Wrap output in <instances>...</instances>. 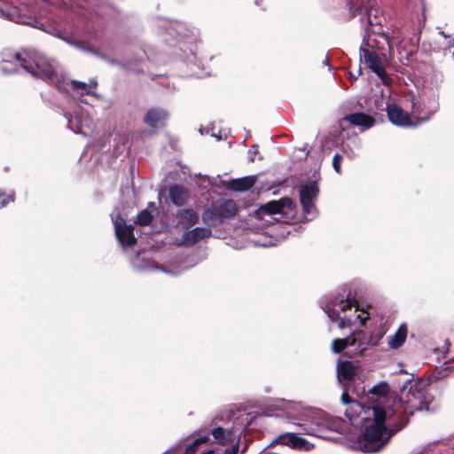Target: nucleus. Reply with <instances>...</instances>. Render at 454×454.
I'll return each instance as SVG.
<instances>
[{"label": "nucleus", "mask_w": 454, "mask_h": 454, "mask_svg": "<svg viewBox=\"0 0 454 454\" xmlns=\"http://www.w3.org/2000/svg\"><path fill=\"white\" fill-rule=\"evenodd\" d=\"M294 211L295 204L288 197L269 201L262 205L258 210L260 215H277L275 220L286 224L294 223Z\"/></svg>", "instance_id": "6"}, {"label": "nucleus", "mask_w": 454, "mask_h": 454, "mask_svg": "<svg viewBox=\"0 0 454 454\" xmlns=\"http://www.w3.org/2000/svg\"><path fill=\"white\" fill-rule=\"evenodd\" d=\"M341 160H342V156L339 153H336L333 158V167L338 174H340L341 172V168H340Z\"/></svg>", "instance_id": "30"}, {"label": "nucleus", "mask_w": 454, "mask_h": 454, "mask_svg": "<svg viewBox=\"0 0 454 454\" xmlns=\"http://www.w3.org/2000/svg\"><path fill=\"white\" fill-rule=\"evenodd\" d=\"M285 410H295L296 404L291 402L283 401Z\"/></svg>", "instance_id": "36"}, {"label": "nucleus", "mask_w": 454, "mask_h": 454, "mask_svg": "<svg viewBox=\"0 0 454 454\" xmlns=\"http://www.w3.org/2000/svg\"><path fill=\"white\" fill-rule=\"evenodd\" d=\"M388 120L395 126L416 127L428 120L427 118L411 117L399 105L389 103L387 105Z\"/></svg>", "instance_id": "9"}, {"label": "nucleus", "mask_w": 454, "mask_h": 454, "mask_svg": "<svg viewBox=\"0 0 454 454\" xmlns=\"http://www.w3.org/2000/svg\"><path fill=\"white\" fill-rule=\"evenodd\" d=\"M435 113V110H433L431 113H430V115H427L426 118L428 117V119L430 118L431 115H433Z\"/></svg>", "instance_id": "42"}, {"label": "nucleus", "mask_w": 454, "mask_h": 454, "mask_svg": "<svg viewBox=\"0 0 454 454\" xmlns=\"http://www.w3.org/2000/svg\"><path fill=\"white\" fill-rule=\"evenodd\" d=\"M341 402L349 405L345 413L350 421L353 423L356 418L359 419L364 427L359 448L364 452H376L381 450L393 436L392 431L384 425V422L393 415L391 411H386L380 405L365 408L352 400L347 391L342 393Z\"/></svg>", "instance_id": "2"}, {"label": "nucleus", "mask_w": 454, "mask_h": 454, "mask_svg": "<svg viewBox=\"0 0 454 454\" xmlns=\"http://www.w3.org/2000/svg\"><path fill=\"white\" fill-rule=\"evenodd\" d=\"M362 332H354L350 336L344 339H335L332 343V350L334 353H340L347 347H354V354L361 355L369 346H376L383 336V333L372 336L369 340L362 338Z\"/></svg>", "instance_id": "7"}, {"label": "nucleus", "mask_w": 454, "mask_h": 454, "mask_svg": "<svg viewBox=\"0 0 454 454\" xmlns=\"http://www.w3.org/2000/svg\"><path fill=\"white\" fill-rule=\"evenodd\" d=\"M325 311L332 321H339L338 326L340 329L356 324L364 325L369 318V313L360 309L356 302L350 299L336 298L325 306Z\"/></svg>", "instance_id": "4"}, {"label": "nucleus", "mask_w": 454, "mask_h": 454, "mask_svg": "<svg viewBox=\"0 0 454 454\" xmlns=\"http://www.w3.org/2000/svg\"><path fill=\"white\" fill-rule=\"evenodd\" d=\"M211 234V229H185V231L183 233V239L176 240V244L177 246L192 245L200 239L207 237Z\"/></svg>", "instance_id": "15"}, {"label": "nucleus", "mask_w": 454, "mask_h": 454, "mask_svg": "<svg viewBox=\"0 0 454 454\" xmlns=\"http://www.w3.org/2000/svg\"><path fill=\"white\" fill-rule=\"evenodd\" d=\"M63 7L68 8L67 4V3H63Z\"/></svg>", "instance_id": "46"}, {"label": "nucleus", "mask_w": 454, "mask_h": 454, "mask_svg": "<svg viewBox=\"0 0 454 454\" xmlns=\"http://www.w3.org/2000/svg\"><path fill=\"white\" fill-rule=\"evenodd\" d=\"M389 392V387L386 382H380L378 385L374 386L370 393L380 397H384Z\"/></svg>", "instance_id": "26"}, {"label": "nucleus", "mask_w": 454, "mask_h": 454, "mask_svg": "<svg viewBox=\"0 0 454 454\" xmlns=\"http://www.w3.org/2000/svg\"><path fill=\"white\" fill-rule=\"evenodd\" d=\"M145 258H141L140 254H137L136 258L133 260V264L136 268L141 269V270H149L152 269L154 266V263L151 262L150 260H146L145 263H142L140 261H144Z\"/></svg>", "instance_id": "27"}, {"label": "nucleus", "mask_w": 454, "mask_h": 454, "mask_svg": "<svg viewBox=\"0 0 454 454\" xmlns=\"http://www.w3.org/2000/svg\"><path fill=\"white\" fill-rule=\"evenodd\" d=\"M150 208H153V210L156 209L154 202H150L145 209L142 210L137 214V223H138L141 226H146L152 223L153 216Z\"/></svg>", "instance_id": "25"}, {"label": "nucleus", "mask_w": 454, "mask_h": 454, "mask_svg": "<svg viewBox=\"0 0 454 454\" xmlns=\"http://www.w3.org/2000/svg\"><path fill=\"white\" fill-rule=\"evenodd\" d=\"M435 113V110H433L431 113H430V115H427L426 118L428 117V119L430 118L431 115H433Z\"/></svg>", "instance_id": "44"}, {"label": "nucleus", "mask_w": 454, "mask_h": 454, "mask_svg": "<svg viewBox=\"0 0 454 454\" xmlns=\"http://www.w3.org/2000/svg\"><path fill=\"white\" fill-rule=\"evenodd\" d=\"M255 182L256 176H248L227 182L226 188L235 192H247L254 185Z\"/></svg>", "instance_id": "17"}, {"label": "nucleus", "mask_w": 454, "mask_h": 454, "mask_svg": "<svg viewBox=\"0 0 454 454\" xmlns=\"http://www.w3.org/2000/svg\"><path fill=\"white\" fill-rule=\"evenodd\" d=\"M419 454H430L428 451L421 452Z\"/></svg>", "instance_id": "47"}, {"label": "nucleus", "mask_w": 454, "mask_h": 454, "mask_svg": "<svg viewBox=\"0 0 454 454\" xmlns=\"http://www.w3.org/2000/svg\"><path fill=\"white\" fill-rule=\"evenodd\" d=\"M14 200V192H10L8 193L0 190V207H4L8 205L10 202H13Z\"/></svg>", "instance_id": "28"}, {"label": "nucleus", "mask_w": 454, "mask_h": 454, "mask_svg": "<svg viewBox=\"0 0 454 454\" xmlns=\"http://www.w3.org/2000/svg\"><path fill=\"white\" fill-rule=\"evenodd\" d=\"M195 441H196V443H198L200 446L202 444H213L210 434H206L200 435L198 438H196Z\"/></svg>", "instance_id": "31"}, {"label": "nucleus", "mask_w": 454, "mask_h": 454, "mask_svg": "<svg viewBox=\"0 0 454 454\" xmlns=\"http://www.w3.org/2000/svg\"><path fill=\"white\" fill-rule=\"evenodd\" d=\"M176 216L177 223L182 227H192L199 220L198 214L192 209L179 210Z\"/></svg>", "instance_id": "19"}, {"label": "nucleus", "mask_w": 454, "mask_h": 454, "mask_svg": "<svg viewBox=\"0 0 454 454\" xmlns=\"http://www.w3.org/2000/svg\"><path fill=\"white\" fill-rule=\"evenodd\" d=\"M214 453H215L214 450H206V451H204V452H202L200 454H214Z\"/></svg>", "instance_id": "39"}, {"label": "nucleus", "mask_w": 454, "mask_h": 454, "mask_svg": "<svg viewBox=\"0 0 454 454\" xmlns=\"http://www.w3.org/2000/svg\"><path fill=\"white\" fill-rule=\"evenodd\" d=\"M236 235L240 241H231L228 243L233 247L239 249L245 247L244 240L248 239L254 246L271 247L284 239L289 231L286 229H234Z\"/></svg>", "instance_id": "5"}, {"label": "nucleus", "mask_w": 454, "mask_h": 454, "mask_svg": "<svg viewBox=\"0 0 454 454\" xmlns=\"http://www.w3.org/2000/svg\"><path fill=\"white\" fill-rule=\"evenodd\" d=\"M347 4L349 5V9L351 12H354V9L356 11L359 9L362 12L364 9L366 11L367 14V23L369 26L380 25L381 23V17H378V10L371 7L369 10L365 6L367 0H346Z\"/></svg>", "instance_id": "13"}, {"label": "nucleus", "mask_w": 454, "mask_h": 454, "mask_svg": "<svg viewBox=\"0 0 454 454\" xmlns=\"http://www.w3.org/2000/svg\"><path fill=\"white\" fill-rule=\"evenodd\" d=\"M200 447V445L196 443V441L194 440L192 443L186 447L184 454H195Z\"/></svg>", "instance_id": "32"}, {"label": "nucleus", "mask_w": 454, "mask_h": 454, "mask_svg": "<svg viewBox=\"0 0 454 454\" xmlns=\"http://www.w3.org/2000/svg\"><path fill=\"white\" fill-rule=\"evenodd\" d=\"M413 109H414V111H416V106H415V104H413Z\"/></svg>", "instance_id": "48"}, {"label": "nucleus", "mask_w": 454, "mask_h": 454, "mask_svg": "<svg viewBox=\"0 0 454 454\" xmlns=\"http://www.w3.org/2000/svg\"><path fill=\"white\" fill-rule=\"evenodd\" d=\"M440 34H441L443 37H445V38H447V37H448V35H446L442 31H441V32H440Z\"/></svg>", "instance_id": "45"}, {"label": "nucleus", "mask_w": 454, "mask_h": 454, "mask_svg": "<svg viewBox=\"0 0 454 454\" xmlns=\"http://www.w3.org/2000/svg\"><path fill=\"white\" fill-rule=\"evenodd\" d=\"M212 136L216 137L217 140H220L222 138V135H215V134L212 133Z\"/></svg>", "instance_id": "40"}, {"label": "nucleus", "mask_w": 454, "mask_h": 454, "mask_svg": "<svg viewBox=\"0 0 454 454\" xmlns=\"http://www.w3.org/2000/svg\"><path fill=\"white\" fill-rule=\"evenodd\" d=\"M433 402L432 395L427 392L425 382H409L401 390L397 403H395V410L381 406L386 411H391L393 415L395 412H402L412 415L419 411H430V403Z\"/></svg>", "instance_id": "3"}, {"label": "nucleus", "mask_w": 454, "mask_h": 454, "mask_svg": "<svg viewBox=\"0 0 454 454\" xmlns=\"http://www.w3.org/2000/svg\"><path fill=\"white\" fill-rule=\"evenodd\" d=\"M434 78H435L436 85H439L442 82L443 76L442 74H435Z\"/></svg>", "instance_id": "38"}, {"label": "nucleus", "mask_w": 454, "mask_h": 454, "mask_svg": "<svg viewBox=\"0 0 454 454\" xmlns=\"http://www.w3.org/2000/svg\"><path fill=\"white\" fill-rule=\"evenodd\" d=\"M238 450H239V445L235 444L232 448L226 449L224 450L223 454H238Z\"/></svg>", "instance_id": "37"}, {"label": "nucleus", "mask_w": 454, "mask_h": 454, "mask_svg": "<svg viewBox=\"0 0 454 454\" xmlns=\"http://www.w3.org/2000/svg\"><path fill=\"white\" fill-rule=\"evenodd\" d=\"M168 116V114L165 109L151 108L146 112L144 117V121L148 126L153 129H158L165 124Z\"/></svg>", "instance_id": "14"}, {"label": "nucleus", "mask_w": 454, "mask_h": 454, "mask_svg": "<svg viewBox=\"0 0 454 454\" xmlns=\"http://www.w3.org/2000/svg\"><path fill=\"white\" fill-rule=\"evenodd\" d=\"M115 235L123 247H131L137 241L134 229H115Z\"/></svg>", "instance_id": "23"}, {"label": "nucleus", "mask_w": 454, "mask_h": 454, "mask_svg": "<svg viewBox=\"0 0 454 454\" xmlns=\"http://www.w3.org/2000/svg\"><path fill=\"white\" fill-rule=\"evenodd\" d=\"M407 333V326L405 325H401L393 335L387 337L388 346L392 349L400 348L406 340Z\"/></svg>", "instance_id": "20"}, {"label": "nucleus", "mask_w": 454, "mask_h": 454, "mask_svg": "<svg viewBox=\"0 0 454 454\" xmlns=\"http://www.w3.org/2000/svg\"><path fill=\"white\" fill-rule=\"evenodd\" d=\"M168 195L176 206H182L185 203L188 198L187 191L180 185H173L168 190Z\"/></svg>", "instance_id": "22"}, {"label": "nucleus", "mask_w": 454, "mask_h": 454, "mask_svg": "<svg viewBox=\"0 0 454 454\" xmlns=\"http://www.w3.org/2000/svg\"><path fill=\"white\" fill-rule=\"evenodd\" d=\"M114 227H132L131 224L127 225L124 219L121 217H117L114 221Z\"/></svg>", "instance_id": "34"}, {"label": "nucleus", "mask_w": 454, "mask_h": 454, "mask_svg": "<svg viewBox=\"0 0 454 454\" xmlns=\"http://www.w3.org/2000/svg\"><path fill=\"white\" fill-rule=\"evenodd\" d=\"M367 44L368 43L366 42L360 47V59L387 84L388 78L385 71L387 65L386 55L366 49L365 45Z\"/></svg>", "instance_id": "8"}, {"label": "nucleus", "mask_w": 454, "mask_h": 454, "mask_svg": "<svg viewBox=\"0 0 454 454\" xmlns=\"http://www.w3.org/2000/svg\"><path fill=\"white\" fill-rule=\"evenodd\" d=\"M339 124L342 129L351 125L358 127L360 131H364L374 126L375 119L364 113H356L344 116L340 120Z\"/></svg>", "instance_id": "11"}, {"label": "nucleus", "mask_w": 454, "mask_h": 454, "mask_svg": "<svg viewBox=\"0 0 454 454\" xmlns=\"http://www.w3.org/2000/svg\"><path fill=\"white\" fill-rule=\"evenodd\" d=\"M161 270L164 271V272H167V273H171V274H176L178 272H180L181 270H176V267L171 264L169 266H168L167 268H161Z\"/></svg>", "instance_id": "35"}, {"label": "nucleus", "mask_w": 454, "mask_h": 454, "mask_svg": "<svg viewBox=\"0 0 454 454\" xmlns=\"http://www.w3.org/2000/svg\"><path fill=\"white\" fill-rule=\"evenodd\" d=\"M210 435L213 444L217 443L221 445H226L232 441V433L220 427L212 429Z\"/></svg>", "instance_id": "21"}, {"label": "nucleus", "mask_w": 454, "mask_h": 454, "mask_svg": "<svg viewBox=\"0 0 454 454\" xmlns=\"http://www.w3.org/2000/svg\"><path fill=\"white\" fill-rule=\"evenodd\" d=\"M356 366L348 361L339 363L337 365V377L340 382L348 381L353 379L356 374Z\"/></svg>", "instance_id": "18"}, {"label": "nucleus", "mask_w": 454, "mask_h": 454, "mask_svg": "<svg viewBox=\"0 0 454 454\" xmlns=\"http://www.w3.org/2000/svg\"><path fill=\"white\" fill-rule=\"evenodd\" d=\"M317 195L318 187L317 182H309L300 188V200L307 220H311L317 215L315 200Z\"/></svg>", "instance_id": "10"}, {"label": "nucleus", "mask_w": 454, "mask_h": 454, "mask_svg": "<svg viewBox=\"0 0 454 454\" xmlns=\"http://www.w3.org/2000/svg\"><path fill=\"white\" fill-rule=\"evenodd\" d=\"M221 207L226 209L227 213L224 215L229 216L235 212V203L232 200H224L221 204Z\"/></svg>", "instance_id": "29"}, {"label": "nucleus", "mask_w": 454, "mask_h": 454, "mask_svg": "<svg viewBox=\"0 0 454 454\" xmlns=\"http://www.w3.org/2000/svg\"><path fill=\"white\" fill-rule=\"evenodd\" d=\"M274 442L288 446L291 449L309 451L314 445L305 438L299 436L294 433H285L280 434Z\"/></svg>", "instance_id": "12"}, {"label": "nucleus", "mask_w": 454, "mask_h": 454, "mask_svg": "<svg viewBox=\"0 0 454 454\" xmlns=\"http://www.w3.org/2000/svg\"><path fill=\"white\" fill-rule=\"evenodd\" d=\"M68 126L76 133L88 136L92 129V120L88 115L76 116L68 120Z\"/></svg>", "instance_id": "16"}, {"label": "nucleus", "mask_w": 454, "mask_h": 454, "mask_svg": "<svg viewBox=\"0 0 454 454\" xmlns=\"http://www.w3.org/2000/svg\"><path fill=\"white\" fill-rule=\"evenodd\" d=\"M435 113V110H433L431 113H430V115H427L426 118L428 117V119L430 118L431 115H433Z\"/></svg>", "instance_id": "43"}, {"label": "nucleus", "mask_w": 454, "mask_h": 454, "mask_svg": "<svg viewBox=\"0 0 454 454\" xmlns=\"http://www.w3.org/2000/svg\"><path fill=\"white\" fill-rule=\"evenodd\" d=\"M20 67L35 77L48 81L59 90L67 91L83 103H90L83 98L84 97L99 98V95L95 91L98 87V82L95 79L90 80L89 82L69 80L59 74L60 68L55 60L49 59L37 52L28 54L12 51H3L0 66L3 73L17 72Z\"/></svg>", "instance_id": "1"}, {"label": "nucleus", "mask_w": 454, "mask_h": 454, "mask_svg": "<svg viewBox=\"0 0 454 454\" xmlns=\"http://www.w3.org/2000/svg\"><path fill=\"white\" fill-rule=\"evenodd\" d=\"M435 113V110H433L431 113H430V115H427L426 118L428 117V119L430 118L431 115H433Z\"/></svg>", "instance_id": "41"}, {"label": "nucleus", "mask_w": 454, "mask_h": 454, "mask_svg": "<svg viewBox=\"0 0 454 454\" xmlns=\"http://www.w3.org/2000/svg\"><path fill=\"white\" fill-rule=\"evenodd\" d=\"M40 29L44 30L45 32L60 38L61 40L65 41L66 43L74 45L76 48L83 49L82 47V44L80 43L73 42L71 37L64 36L63 33L56 27L51 25H44L43 23L40 24V27H38Z\"/></svg>", "instance_id": "24"}, {"label": "nucleus", "mask_w": 454, "mask_h": 454, "mask_svg": "<svg viewBox=\"0 0 454 454\" xmlns=\"http://www.w3.org/2000/svg\"><path fill=\"white\" fill-rule=\"evenodd\" d=\"M257 153H258V145H252L250 150L248 151V158H249L250 161L254 160V157L257 154Z\"/></svg>", "instance_id": "33"}]
</instances>
